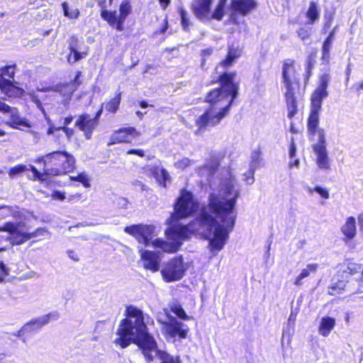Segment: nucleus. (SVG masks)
<instances>
[{
    "label": "nucleus",
    "instance_id": "obj_1",
    "mask_svg": "<svg viewBox=\"0 0 363 363\" xmlns=\"http://www.w3.org/2000/svg\"><path fill=\"white\" fill-rule=\"evenodd\" d=\"M235 180L230 176L220 181L219 195L211 194L208 203L203 205L194 220L186 225L169 228L165 234L168 242L157 238L156 227L153 225H132L125 228V232L132 235L140 242L147 247L152 244L163 252H176L183 242L197 234L208 240V248L213 255L223 249L229 234L233 230L236 219L233 211L240 196V190L235 189Z\"/></svg>",
    "mask_w": 363,
    "mask_h": 363
},
{
    "label": "nucleus",
    "instance_id": "obj_2",
    "mask_svg": "<svg viewBox=\"0 0 363 363\" xmlns=\"http://www.w3.org/2000/svg\"><path fill=\"white\" fill-rule=\"evenodd\" d=\"M242 54L239 46L228 45V53L219 65L216 67L219 76L220 87L215 89L208 93L206 101L211 106L196 121L199 130L213 127L228 114L230 108L238 94L239 86L235 83V72H227L220 70L226 69L231 67Z\"/></svg>",
    "mask_w": 363,
    "mask_h": 363
},
{
    "label": "nucleus",
    "instance_id": "obj_3",
    "mask_svg": "<svg viewBox=\"0 0 363 363\" xmlns=\"http://www.w3.org/2000/svg\"><path fill=\"white\" fill-rule=\"evenodd\" d=\"M34 162L43 164V171L41 172L34 165H30L29 169L33 174L29 179L31 181H38L40 183L47 182L52 177L72 172L76 167L74 157L65 150L47 153L37 157Z\"/></svg>",
    "mask_w": 363,
    "mask_h": 363
},
{
    "label": "nucleus",
    "instance_id": "obj_4",
    "mask_svg": "<svg viewBox=\"0 0 363 363\" xmlns=\"http://www.w3.org/2000/svg\"><path fill=\"white\" fill-rule=\"evenodd\" d=\"M281 75L285 89L284 96L288 110L287 116L291 119L298 112L296 94L300 88L299 76L295 69L293 60L288 59L284 61Z\"/></svg>",
    "mask_w": 363,
    "mask_h": 363
},
{
    "label": "nucleus",
    "instance_id": "obj_5",
    "mask_svg": "<svg viewBox=\"0 0 363 363\" xmlns=\"http://www.w3.org/2000/svg\"><path fill=\"white\" fill-rule=\"evenodd\" d=\"M16 69V64L7 65L0 68V90L11 99H19L26 94L25 90L15 81Z\"/></svg>",
    "mask_w": 363,
    "mask_h": 363
},
{
    "label": "nucleus",
    "instance_id": "obj_6",
    "mask_svg": "<svg viewBox=\"0 0 363 363\" xmlns=\"http://www.w3.org/2000/svg\"><path fill=\"white\" fill-rule=\"evenodd\" d=\"M25 226V223L22 222H6L0 226V232L9 233L11 242L15 245H22L44 232V230L40 228L31 233L25 232L23 231Z\"/></svg>",
    "mask_w": 363,
    "mask_h": 363
},
{
    "label": "nucleus",
    "instance_id": "obj_7",
    "mask_svg": "<svg viewBox=\"0 0 363 363\" xmlns=\"http://www.w3.org/2000/svg\"><path fill=\"white\" fill-rule=\"evenodd\" d=\"M199 208V203L194 199V194L185 189L180 191L179 196L174 204L177 219L190 216Z\"/></svg>",
    "mask_w": 363,
    "mask_h": 363
},
{
    "label": "nucleus",
    "instance_id": "obj_8",
    "mask_svg": "<svg viewBox=\"0 0 363 363\" xmlns=\"http://www.w3.org/2000/svg\"><path fill=\"white\" fill-rule=\"evenodd\" d=\"M103 111L102 108H99L94 116L87 113L79 114L74 123V126L84 134L85 139L91 140L94 131L99 123V118Z\"/></svg>",
    "mask_w": 363,
    "mask_h": 363
},
{
    "label": "nucleus",
    "instance_id": "obj_9",
    "mask_svg": "<svg viewBox=\"0 0 363 363\" xmlns=\"http://www.w3.org/2000/svg\"><path fill=\"white\" fill-rule=\"evenodd\" d=\"M186 268L182 257H175L169 260L162 269L161 274L167 282L180 280L184 275Z\"/></svg>",
    "mask_w": 363,
    "mask_h": 363
},
{
    "label": "nucleus",
    "instance_id": "obj_10",
    "mask_svg": "<svg viewBox=\"0 0 363 363\" xmlns=\"http://www.w3.org/2000/svg\"><path fill=\"white\" fill-rule=\"evenodd\" d=\"M330 80V74L325 72L319 77V84L315 89L311 98V108L321 110L323 101L329 95L327 91Z\"/></svg>",
    "mask_w": 363,
    "mask_h": 363
},
{
    "label": "nucleus",
    "instance_id": "obj_11",
    "mask_svg": "<svg viewBox=\"0 0 363 363\" xmlns=\"http://www.w3.org/2000/svg\"><path fill=\"white\" fill-rule=\"evenodd\" d=\"M164 328L169 337L178 336L180 339H185L189 332L187 325L179 321L173 316H169V321L164 323Z\"/></svg>",
    "mask_w": 363,
    "mask_h": 363
},
{
    "label": "nucleus",
    "instance_id": "obj_12",
    "mask_svg": "<svg viewBox=\"0 0 363 363\" xmlns=\"http://www.w3.org/2000/svg\"><path fill=\"white\" fill-rule=\"evenodd\" d=\"M213 0H194L191 8L196 17L203 22L211 21L210 11Z\"/></svg>",
    "mask_w": 363,
    "mask_h": 363
},
{
    "label": "nucleus",
    "instance_id": "obj_13",
    "mask_svg": "<svg viewBox=\"0 0 363 363\" xmlns=\"http://www.w3.org/2000/svg\"><path fill=\"white\" fill-rule=\"evenodd\" d=\"M141 258L143 261V267L155 272L159 270L161 262V253L150 250H140Z\"/></svg>",
    "mask_w": 363,
    "mask_h": 363
},
{
    "label": "nucleus",
    "instance_id": "obj_14",
    "mask_svg": "<svg viewBox=\"0 0 363 363\" xmlns=\"http://www.w3.org/2000/svg\"><path fill=\"white\" fill-rule=\"evenodd\" d=\"M82 75V73L81 71H77L72 80L69 82H66L57 86V90L62 95L70 98L74 92L79 89L80 85H82V81L80 79Z\"/></svg>",
    "mask_w": 363,
    "mask_h": 363
},
{
    "label": "nucleus",
    "instance_id": "obj_15",
    "mask_svg": "<svg viewBox=\"0 0 363 363\" xmlns=\"http://www.w3.org/2000/svg\"><path fill=\"white\" fill-rule=\"evenodd\" d=\"M231 9L245 16L257 7L255 0H231Z\"/></svg>",
    "mask_w": 363,
    "mask_h": 363
},
{
    "label": "nucleus",
    "instance_id": "obj_16",
    "mask_svg": "<svg viewBox=\"0 0 363 363\" xmlns=\"http://www.w3.org/2000/svg\"><path fill=\"white\" fill-rule=\"evenodd\" d=\"M132 6L129 0H123L119 7V16H116V11L115 10V28L118 30L123 29V22L127 16L131 13Z\"/></svg>",
    "mask_w": 363,
    "mask_h": 363
},
{
    "label": "nucleus",
    "instance_id": "obj_17",
    "mask_svg": "<svg viewBox=\"0 0 363 363\" xmlns=\"http://www.w3.org/2000/svg\"><path fill=\"white\" fill-rule=\"evenodd\" d=\"M219 166V161L216 158H214L210 160L205 165L199 169V173L201 176L206 177V180L209 182L211 187L213 186L211 178L218 169Z\"/></svg>",
    "mask_w": 363,
    "mask_h": 363
},
{
    "label": "nucleus",
    "instance_id": "obj_18",
    "mask_svg": "<svg viewBox=\"0 0 363 363\" xmlns=\"http://www.w3.org/2000/svg\"><path fill=\"white\" fill-rule=\"evenodd\" d=\"M137 135V131L133 127H128L115 130V143H129Z\"/></svg>",
    "mask_w": 363,
    "mask_h": 363
},
{
    "label": "nucleus",
    "instance_id": "obj_19",
    "mask_svg": "<svg viewBox=\"0 0 363 363\" xmlns=\"http://www.w3.org/2000/svg\"><path fill=\"white\" fill-rule=\"evenodd\" d=\"M315 153L317 155L316 162L320 169H330L329 157L326 148L322 147H313Z\"/></svg>",
    "mask_w": 363,
    "mask_h": 363
},
{
    "label": "nucleus",
    "instance_id": "obj_20",
    "mask_svg": "<svg viewBox=\"0 0 363 363\" xmlns=\"http://www.w3.org/2000/svg\"><path fill=\"white\" fill-rule=\"evenodd\" d=\"M9 113H11L10 119L5 123L6 125L15 129L18 128L19 126L30 128L29 123L26 120L21 118L16 108H13L12 111Z\"/></svg>",
    "mask_w": 363,
    "mask_h": 363
},
{
    "label": "nucleus",
    "instance_id": "obj_21",
    "mask_svg": "<svg viewBox=\"0 0 363 363\" xmlns=\"http://www.w3.org/2000/svg\"><path fill=\"white\" fill-rule=\"evenodd\" d=\"M321 110L311 108L307 121V128L308 133L314 136L316 130L318 129L319 124V113Z\"/></svg>",
    "mask_w": 363,
    "mask_h": 363
},
{
    "label": "nucleus",
    "instance_id": "obj_22",
    "mask_svg": "<svg viewBox=\"0 0 363 363\" xmlns=\"http://www.w3.org/2000/svg\"><path fill=\"white\" fill-rule=\"evenodd\" d=\"M335 319L330 316H324L321 318L318 333L323 337H328L335 325Z\"/></svg>",
    "mask_w": 363,
    "mask_h": 363
},
{
    "label": "nucleus",
    "instance_id": "obj_23",
    "mask_svg": "<svg viewBox=\"0 0 363 363\" xmlns=\"http://www.w3.org/2000/svg\"><path fill=\"white\" fill-rule=\"evenodd\" d=\"M342 233L348 238L352 239L356 235V220L352 216L347 219L345 224L342 227Z\"/></svg>",
    "mask_w": 363,
    "mask_h": 363
},
{
    "label": "nucleus",
    "instance_id": "obj_24",
    "mask_svg": "<svg viewBox=\"0 0 363 363\" xmlns=\"http://www.w3.org/2000/svg\"><path fill=\"white\" fill-rule=\"evenodd\" d=\"M318 267V264H308L306 268L303 269L300 274L296 277L294 284L296 286H301L302 284L301 281L308 277L311 272L315 273Z\"/></svg>",
    "mask_w": 363,
    "mask_h": 363
},
{
    "label": "nucleus",
    "instance_id": "obj_25",
    "mask_svg": "<svg viewBox=\"0 0 363 363\" xmlns=\"http://www.w3.org/2000/svg\"><path fill=\"white\" fill-rule=\"evenodd\" d=\"M61 6L64 16L69 19H77L80 16L79 9L78 8L69 9L68 4L66 1L62 2Z\"/></svg>",
    "mask_w": 363,
    "mask_h": 363
},
{
    "label": "nucleus",
    "instance_id": "obj_26",
    "mask_svg": "<svg viewBox=\"0 0 363 363\" xmlns=\"http://www.w3.org/2000/svg\"><path fill=\"white\" fill-rule=\"evenodd\" d=\"M88 55V48L86 50L79 51L78 50H75L74 51H70L69 55L67 57V61L71 63H74L84 58Z\"/></svg>",
    "mask_w": 363,
    "mask_h": 363
},
{
    "label": "nucleus",
    "instance_id": "obj_27",
    "mask_svg": "<svg viewBox=\"0 0 363 363\" xmlns=\"http://www.w3.org/2000/svg\"><path fill=\"white\" fill-rule=\"evenodd\" d=\"M332 42L325 40L322 47V57L323 63L328 65L330 62V52L332 47Z\"/></svg>",
    "mask_w": 363,
    "mask_h": 363
},
{
    "label": "nucleus",
    "instance_id": "obj_28",
    "mask_svg": "<svg viewBox=\"0 0 363 363\" xmlns=\"http://www.w3.org/2000/svg\"><path fill=\"white\" fill-rule=\"evenodd\" d=\"M261 152L259 150H255L251 153V161L250 163V168H251V172L255 171L259 167V164L261 162L260 159Z\"/></svg>",
    "mask_w": 363,
    "mask_h": 363
},
{
    "label": "nucleus",
    "instance_id": "obj_29",
    "mask_svg": "<svg viewBox=\"0 0 363 363\" xmlns=\"http://www.w3.org/2000/svg\"><path fill=\"white\" fill-rule=\"evenodd\" d=\"M306 16L312 23L319 18L318 6L315 2L311 1L310 3L309 9L307 11Z\"/></svg>",
    "mask_w": 363,
    "mask_h": 363
},
{
    "label": "nucleus",
    "instance_id": "obj_30",
    "mask_svg": "<svg viewBox=\"0 0 363 363\" xmlns=\"http://www.w3.org/2000/svg\"><path fill=\"white\" fill-rule=\"evenodd\" d=\"M171 311L173 312L177 316L184 320H188L191 318L186 315L185 311L182 308V306L178 303H174L171 306Z\"/></svg>",
    "mask_w": 363,
    "mask_h": 363
},
{
    "label": "nucleus",
    "instance_id": "obj_31",
    "mask_svg": "<svg viewBox=\"0 0 363 363\" xmlns=\"http://www.w3.org/2000/svg\"><path fill=\"white\" fill-rule=\"evenodd\" d=\"M30 170V169L28 168ZM28 170L27 166L24 164H18L15 165L14 167H12L9 170V176L11 178H14L17 175L26 172Z\"/></svg>",
    "mask_w": 363,
    "mask_h": 363
},
{
    "label": "nucleus",
    "instance_id": "obj_32",
    "mask_svg": "<svg viewBox=\"0 0 363 363\" xmlns=\"http://www.w3.org/2000/svg\"><path fill=\"white\" fill-rule=\"evenodd\" d=\"M50 314H47L38 319L30 321L28 325L33 326L35 328H40L50 322Z\"/></svg>",
    "mask_w": 363,
    "mask_h": 363
},
{
    "label": "nucleus",
    "instance_id": "obj_33",
    "mask_svg": "<svg viewBox=\"0 0 363 363\" xmlns=\"http://www.w3.org/2000/svg\"><path fill=\"white\" fill-rule=\"evenodd\" d=\"M69 179L82 183L85 188H89L91 186L87 175L83 172L78 174L77 176H71Z\"/></svg>",
    "mask_w": 363,
    "mask_h": 363
},
{
    "label": "nucleus",
    "instance_id": "obj_34",
    "mask_svg": "<svg viewBox=\"0 0 363 363\" xmlns=\"http://www.w3.org/2000/svg\"><path fill=\"white\" fill-rule=\"evenodd\" d=\"M83 42V39H79L76 35H72L67 40L68 49L69 51L78 50L79 48V42Z\"/></svg>",
    "mask_w": 363,
    "mask_h": 363
},
{
    "label": "nucleus",
    "instance_id": "obj_35",
    "mask_svg": "<svg viewBox=\"0 0 363 363\" xmlns=\"http://www.w3.org/2000/svg\"><path fill=\"white\" fill-rule=\"evenodd\" d=\"M225 6L217 4L214 11L212 13L210 11L211 20L221 21L225 13Z\"/></svg>",
    "mask_w": 363,
    "mask_h": 363
},
{
    "label": "nucleus",
    "instance_id": "obj_36",
    "mask_svg": "<svg viewBox=\"0 0 363 363\" xmlns=\"http://www.w3.org/2000/svg\"><path fill=\"white\" fill-rule=\"evenodd\" d=\"M316 133H318V143L314 144L313 145V147H322L323 148H326V140L325 136V130L323 128H318L316 130Z\"/></svg>",
    "mask_w": 363,
    "mask_h": 363
},
{
    "label": "nucleus",
    "instance_id": "obj_37",
    "mask_svg": "<svg viewBox=\"0 0 363 363\" xmlns=\"http://www.w3.org/2000/svg\"><path fill=\"white\" fill-rule=\"evenodd\" d=\"M362 268L360 264L356 263H350L345 269H344V273L348 274L350 275H354L357 273L361 272Z\"/></svg>",
    "mask_w": 363,
    "mask_h": 363
},
{
    "label": "nucleus",
    "instance_id": "obj_38",
    "mask_svg": "<svg viewBox=\"0 0 363 363\" xmlns=\"http://www.w3.org/2000/svg\"><path fill=\"white\" fill-rule=\"evenodd\" d=\"M181 23L184 30H188V27L190 25V21L187 18V12L182 8H181L179 11Z\"/></svg>",
    "mask_w": 363,
    "mask_h": 363
},
{
    "label": "nucleus",
    "instance_id": "obj_39",
    "mask_svg": "<svg viewBox=\"0 0 363 363\" xmlns=\"http://www.w3.org/2000/svg\"><path fill=\"white\" fill-rule=\"evenodd\" d=\"M1 208L3 210V212L0 214V216L2 218H16V216H18V212L13 211L11 206H4Z\"/></svg>",
    "mask_w": 363,
    "mask_h": 363
},
{
    "label": "nucleus",
    "instance_id": "obj_40",
    "mask_svg": "<svg viewBox=\"0 0 363 363\" xmlns=\"http://www.w3.org/2000/svg\"><path fill=\"white\" fill-rule=\"evenodd\" d=\"M101 16L111 26H113V11H110L106 10L105 8H102L101 10Z\"/></svg>",
    "mask_w": 363,
    "mask_h": 363
},
{
    "label": "nucleus",
    "instance_id": "obj_41",
    "mask_svg": "<svg viewBox=\"0 0 363 363\" xmlns=\"http://www.w3.org/2000/svg\"><path fill=\"white\" fill-rule=\"evenodd\" d=\"M157 178L161 182H162L163 186H165L166 182L170 179V176L167 170H166L164 168H162L157 172Z\"/></svg>",
    "mask_w": 363,
    "mask_h": 363
},
{
    "label": "nucleus",
    "instance_id": "obj_42",
    "mask_svg": "<svg viewBox=\"0 0 363 363\" xmlns=\"http://www.w3.org/2000/svg\"><path fill=\"white\" fill-rule=\"evenodd\" d=\"M191 160L187 157H184L182 160H178L175 162L174 166L178 169H184L186 167L190 166Z\"/></svg>",
    "mask_w": 363,
    "mask_h": 363
},
{
    "label": "nucleus",
    "instance_id": "obj_43",
    "mask_svg": "<svg viewBox=\"0 0 363 363\" xmlns=\"http://www.w3.org/2000/svg\"><path fill=\"white\" fill-rule=\"evenodd\" d=\"M297 34L302 40H305L306 39H308V37L310 36L311 29L301 28L297 31Z\"/></svg>",
    "mask_w": 363,
    "mask_h": 363
},
{
    "label": "nucleus",
    "instance_id": "obj_44",
    "mask_svg": "<svg viewBox=\"0 0 363 363\" xmlns=\"http://www.w3.org/2000/svg\"><path fill=\"white\" fill-rule=\"evenodd\" d=\"M315 54H310L306 60V69L312 70L314 67L315 63Z\"/></svg>",
    "mask_w": 363,
    "mask_h": 363
},
{
    "label": "nucleus",
    "instance_id": "obj_45",
    "mask_svg": "<svg viewBox=\"0 0 363 363\" xmlns=\"http://www.w3.org/2000/svg\"><path fill=\"white\" fill-rule=\"evenodd\" d=\"M55 130H62L68 139H70L74 133V131L72 128L65 126H58L55 128Z\"/></svg>",
    "mask_w": 363,
    "mask_h": 363
},
{
    "label": "nucleus",
    "instance_id": "obj_46",
    "mask_svg": "<svg viewBox=\"0 0 363 363\" xmlns=\"http://www.w3.org/2000/svg\"><path fill=\"white\" fill-rule=\"evenodd\" d=\"M298 312H299V307H296V308L291 307V313H290V315L288 319L289 324H290V323L294 324L296 319V315L298 313Z\"/></svg>",
    "mask_w": 363,
    "mask_h": 363
},
{
    "label": "nucleus",
    "instance_id": "obj_47",
    "mask_svg": "<svg viewBox=\"0 0 363 363\" xmlns=\"http://www.w3.org/2000/svg\"><path fill=\"white\" fill-rule=\"evenodd\" d=\"M51 196L53 199L59 200V201H64L65 199V192L55 190L52 191Z\"/></svg>",
    "mask_w": 363,
    "mask_h": 363
},
{
    "label": "nucleus",
    "instance_id": "obj_48",
    "mask_svg": "<svg viewBox=\"0 0 363 363\" xmlns=\"http://www.w3.org/2000/svg\"><path fill=\"white\" fill-rule=\"evenodd\" d=\"M314 191L319 194L321 197L324 199H328L329 198V193L328 191L324 188H322L321 186H316L314 188Z\"/></svg>",
    "mask_w": 363,
    "mask_h": 363
},
{
    "label": "nucleus",
    "instance_id": "obj_49",
    "mask_svg": "<svg viewBox=\"0 0 363 363\" xmlns=\"http://www.w3.org/2000/svg\"><path fill=\"white\" fill-rule=\"evenodd\" d=\"M255 172V171L251 172V168H249V170H248L247 173L245 174V180L247 182V184H252L254 183V182H255V179H254Z\"/></svg>",
    "mask_w": 363,
    "mask_h": 363
},
{
    "label": "nucleus",
    "instance_id": "obj_50",
    "mask_svg": "<svg viewBox=\"0 0 363 363\" xmlns=\"http://www.w3.org/2000/svg\"><path fill=\"white\" fill-rule=\"evenodd\" d=\"M7 275H9L8 269L3 262H0V281H2L3 278Z\"/></svg>",
    "mask_w": 363,
    "mask_h": 363
},
{
    "label": "nucleus",
    "instance_id": "obj_51",
    "mask_svg": "<svg viewBox=\"0 0 363 363\" xmlns=\"http://www.w3.org/2000/svg\"><path fill=\"white\" fill-rule=\"evenodd\" d=\"M12 107H11L7 104L0 101V113H9L12 111Z\"/></svg>",
    "mask_w": 363,
    "mask_h": 363
},
{
    "label": "nucleus",
    "instance_id": "obj_52",
    "mask_svg": "<svg viewBox=\"0 0 363 363\" xmlns=\"http://www.w3.org/2000/svg\"><path fill=\"white\" fill-rule=\"evenodd\" d=\"M296 144H295L294 140L292 138L291 143H290V147H289V157L291 158L295 157L296 156Z\"/></svg>",
    "mask_w": 363,
    "mask_h": 363
},
{
    "label": "nucleus",
    "instance_id": "obj_53",
    "mask_svg": "<svg viewBox=\"0 0 363 363\" xmlns=\"http://www.w3.org/2000/svg\"><path fill=\"white\" fill-rule=\"evenodd\" d=\"M157 69L156 67L153 65L147 64L145 66V68L143 71V73H148L150 74H156Z\"/></svg>",
    "mask_w": 363,
    "mask_h": 363
},
{
    "label": "nucleus",
    "instance_id": "obj_54",
    "mask_svg": "<svg viewBox=\"0 0 363 363\" xmlns=\"http://www.w3.org/2000/svg\"><path fill=\"white\" fill-rule=\"evenodd\" d=\"M127 154H128V155L134 154L140 157H145V152H144V150H143L141 149H130L127 151Z\"/></svg>",
    "mask_w": 363,
    "mask_h": 363
},
{
    "label": "nucleus",
    "instance_id": "obj_55",
    "mask_svg": "<svg viewBox=\"0 0 363 363\" xmlns=\"http://www.w3.org/2000/svg\"><path fill=\"white\" fill-rule=\"evenodd\" d=\"M238 14H239L238 12L231 9V13H230V14L229 16L230 21L233 23L234 24H238L239 21L238 20Z\"/></svg>",
    "mask_w": 363,
    "mask_h": 363
},
{
    "label": "nucleus",
    "instance_id": "obj_56",
    "mask_svg": "<svg viewBox=\"0 0 363 363\" xmlns=\"http://www.w3.org/2000/svg\"><path fill=\"white\" fill-rule=\"evenodd\" d=\"M117 204H118L119 208H125L127 207L128 204V201L125 198H118V201H117Z\"/></svg>",
    "mask_w": 363,
    "mask_h": 363
},
{
    "label": "nucleus",
    "instance_id": "obj_57",
    "mask_svg": "<svg viewBox=\"0 0 363 363\" xmlns=\"http://www.w3.org/2000/svg\"><path fill=\"white\" fill-rule=\"evenodd\" d=\"M67 255L71 259L74 260V262H78L79 260L77 254L74 250H68Z\"/></svg>",
    "mask_w": 363,
    "mask_h": 363
},
{
    "label": "nucleus",
    "instance_id": "obj_58",
    "mask_svg": "<svg viewBox=\"0 0 363 363\" xmlns=\"http://www.w3.org/2000/svg\"><path fill=\"white\" fill-rule=\"evenodd\" d=\"M74 116L72 115H69L68 116L65 117L63 120L62 125L67 127L73 121Z\"/></svg>",
    "mask_w": 363,
    "mask_h": 363
},
{
    "label": "nucleus",
    "instance_id": "obj_59",
    "mask_svg": "<svg viewBox=\"0 0 363 363\" xmlns=\"http://www.w3.org/2000/svg\"><path fill=\"white\" fill-rule=\"evenodd\" d=\"M160 6L162 8V9H166L167 6L170 4L171 0H158Z\"/></svg>",
    "mask_w": 363,
    "mask_h": 363
},
{
    "label": "nucleus",
    "instance_id": "obj_60",
    "mask_svg": "<svg viewBox=\"0 0 363 363\" xmlns=\"http://www.w3.org/2000/svg\"><path fill=\"white\" fill-rule=\"evenodd\" d=\"M335 28H333V30L329 33L328 36L326 38L325 40L333 43V40L335 38Z\"/></svg>",
    "mask_w": 363,
    "mask_h": 363
},
{
    "label": "nucleus",
    "instance_id": "obj_61",
    "mask_svg": "<svg viewBox=\"0 0 363 363\" xmlns=\"http://www.w3.org/2000/svg\"><path fill=\"white\" fill-rule=\"evenodd\" d=\"M358 223L360 230L363 233V213H361L358 216Z\"/></svg>",
    "mask_w": 363,
    "mask_h": 363
},
{
    "label": "nucleus",
    "instance_id": "obj_62",
    "mask_svg": "<svg viewBox=\"0 0 363 363\" xmlns=\"http://www.w3.org/2000/svg\"><path fill=\"white\" fill-rule=\"evenodd\" d=\"M167 28H168V23H167V21L165 19L164 24L160 28L159 33L162 34V33H165V31L167 30Z\"/></svg>",
    "mask_w": 363,
    "mask_h": 363
},
{
    "label": "nucleus",
    "instance_id": "obj_63",
    "mask_svg": "<svg viewBox=\"0 0 363 363\" xmlns=\"http://www.w3.org/2000/svg\"><path fill=\"white\" fill-rule=\"evenodd\" d=\"M350 62L347 65V67L346 69V75H347V77H346V82H347L350 79V73H351V68H350Z\"/></svg>",
    "mask_w": 363,
    "mask_h": 363
},
{
    "label": "nucleus",
    "instance_id": "obj_64",
    "mask_svg": "<svg viewBox=\"0 0 363 363\" xmlns=\"http://www.w3.org/2000/svg\"><path fill=\"white\" fill-rule=\"evenodd\" d=\"M212 49H207V50H203L202 51V55H203V57H206V56H210L211 54H212Z\"/></svg>",
    "mask_w": 363,
    "mask_h": 363
}]
</instances>
